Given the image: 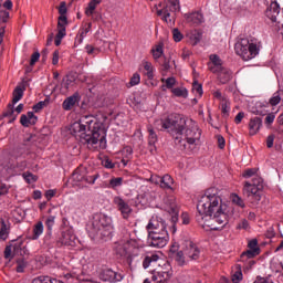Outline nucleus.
<instances>
[{
  "label": "nucleus",
  "mask_w": 283,
  "mask_h": 283,
  "mask_svg": "<svg viewBox=\"0 0 283 283\" xmlns=\"http://www.w3.org/2000/svg\"><path fill=\"white\" fill-rule=\"evenodd\" d=\"M229 207L222 202L220 190L209 188L199 199L196 220L202 227H210L213 231L222 229L229 222Z\"/></svg>",
  "instance_id": "f257e3e1"
},
{
  "label": "nucleus",
  "mask_w": 283,
  "mask_h": 283,
  "mask_svg": "<svg viewBox=\"0 0 283 283\" xmlns=\"http://www.w3.org/2000/svg\"><path fill=\"white\" fill-rule=\"evenodd\" d=\"M187 36L192 45H198L202 40V33L198 30L190 31Z\"/></svg>",
  "instance_id": "cd10ccee"
},
{
  "label": "nucleus",
  "mask_w": 283,
  "mask_h": 283,
  "mask_svg": "<svg viewBox=\"0 0 283 283\" xmlns=\"http://www.w3.org/2000/svg\"><path fill=\"white\" fill-rule=\"evenodd\" d=\"M163 177L158 175H151L150 178L148 179V182H151L153 185H159L161 182Z\"/></svg>",
  "instance_id": "bf43d9fd"
},
{
  "label": "nucleus",
  "mask_w": 283,
  "mask_h": 283,
  "mask_svg": "<svg viewBox=\"0 0 283 283\" xmlns=\"http://www.w3.org/2000/svg\"><path fill=\"white\" fill-rule=\"evenodd\" d=\"M12 258H14V254H12V245H7L4 249V259L12 260Z\"/></svg>",
  "instance_id": "5fc2aeb1"
},
{
  "label": "nucleus",
  "mask_w": 283,
  "mask_h": 283,
  "mask_svg": "<svg viewBox=\"0 0 283 283\" xmlns=\"http://www.w3.org/2000/svg\"><path fill=\"white\" fill-rule=\"evenodd\" d=\"M72 179L74 182H84L85 181V175L80 174L78 171L73 172Z\"/></svg>",
  "instance_id": "3c124183"
},
{
  "label": "nucleus",
  "mask_w": 283,
  "mask_h": 283,
  "mask_svg": "<svg viewBox=\"0 0 283 283\" xmlns=\"http://www.w3.org/2000/svg\"><path fill=\"white\" fill-rule=\"evenodd\" d=\"M184 253L187 260H198L200 258V248L193 241H187Z\"/></svg>",
  "instance_id": "ddd939ff"
},
{
  "label": "nucleus",
  "mask_w": 283,
  "mask_h": 283,
  "mask_svg": "<svg viewBox=\"0 0 283 283\" xmlns=\"http://www.w3.org/2000/svg\"><path fill=\"white\" fill-rule=\"evenodd\" d=\"M98 3H101L99 0H92L88 3V7L85 10L86 17H92V14H94V10H96V6H98Z\"/></svg>",
  "instance_id": "58836bf2"
},
{
  "label": "nucleus",
  "mask_w": 283,
  "mask_h": 283,
  "mask_svg": "<svg viewBox=\"0 0 283 283\" xmlns=\"http://www.w3.org/2000/svg\"><path fill=\"white\" fill-rule=\"evenodd\" d=\"M192 92L195 94H197L198 96H202L203 92H202V84L198 83V82H193L192 84Z\"/></svg>",
  "instance_id": "a18cd8bd"
},
{
  "label": "nucleus",
  "mask_w": 283,
  "mask_h": 283,
  "mask_svg": "<svg viewBox=\"0 0 283 283\" xmlns=\"http://www.w3.org/2000/svg\"><path fill=\"white\" fill-rule=\"evenodd\" d=\"M70 133L80 143L87 145L88 149H107V129L94 115L83 116L78 122L73 123Z\"/></svg>",
  "instance_id": "7ed1b4c3"
},
{
  "label": "nucleus",
  "mask_w": 283,
  "mask_h": 283,
  "mask_svg": "<svg viewBox=\"0 0 283 283\" xmlns=\"http://www.w3.org/2000/svg\"><path fill=\"white\" fill-rule=\"evenodd\" d=\"M91 31H92V23H88L82 27L78 30V33L75 38V45H81V43H83V41L85 40V36H87V34H90Z\"/></svg>",
  "instance_id": "4be33fe9"
},
{
  "label": "nucleus",
  "mask_w": 283,
  "mask_h": 283,
  "mask_svg": "<svg viewBox=\"0 0 283 283\" xmlns=\"http://www.w3.org/2000/svg\"><path fill=\"white\" fill-rule=\"evenodd\" d=\"M185 19L187 23H191L192 25H200L201 23H205V15H202L200 11L186 13Z\"/></svg>",
  "instance_id": "f3484780"
},
{
  "label": "nucleus",
  "mask_w": 283,
  "mask_h": 283,
  "mask_svg": "<svg viewBox=\"0 0 283 283\" xmlns=\"http://www.w3.org/2000/svg\"><path fill=\"white\" fill-rule=\"evenodd\" d=\"M275 114H277V112L276 113H270V114L266 115L265 125H273V123L275 122Z\"/></svg>",
  "instance_id": "052dcab7"
},
{
  "label": "nucleus",
  "mask_w": 283,
  "mask_h": 283,
  "mask_svg": "<svg viewBox=\"0 0 283 283\" xmlns=\"http://www.w3.org/2000/svg\"><path fill=\"white\" fill-rule=\"evenodd\" d=\"M230 107L229 104H227V99L221 104V112H222V116L224 118H227V116H229V112H230Z\"/></svg>",
  "instance_id": "864d4df0"
},
{
  "label": "nucleus",
  "mask_w": 283,
  "mask_h": 283,
  "mask_svg": "<svg viewBox=\"0 0 283 283\" xmlns=\"http://www.w3.org/2000/svg\"><path fill=\"white\" fill-rule=\"evenodd\" d=\"M39 118L34 115V112H28L27 114L21 115L20 124L22 127H30V125H36Z\"/></svg>",
  "instance_id": "aec40b11"
},
{
  "label": "nucleus",
  "mask_w": 283,
  "mask_h": 283,
  "mask_svg": "<svg viewBox=\"0 0 283 283\" xmlns=\"http://www.w3.org/2000/svg\"><path fill=\"white\" fill-rule=\"evenodd\" d=\"M114 226L112 219L107 214L96 213L93 216L91 227H88V235L92 240H112Z\"/></svg>",
  "instance_id": "20e7f679"
},
{
  "label": "nucleus",
  "mask_w": 283,
  "mask_h": 283,
  "mask_svg": "<svg viewBox=\"0 0 283 283\" xmlns=\"http://www.w3.org/2000/svg\"><path fill=\"white\" fill-rule=\"evenodd\" d=\"M9 18H10V12H8L3 8H0V23H6V21H8Z\"/></svg>",
  "instance_id": "8fccbe9b"
},
{
  "label": "nucleus",
  "mask_w": 283,
  "mask_h": 283,
  "mask_svg": "<svg viewBox=\"0 0 283 283\" xmlns=\"http://www.w3.org/2000/svg\"><path fill=\"white\" fill-rule=\"evenodd\" d=\"M163 48H164L163 43H159L151 49L153 57L155 59V61H157V59H160V56H163L164 54Z\"/></svg>",
  "instance_id": "4c0bfd02"
},
{
  "label": "nucleus",
  "mask_w": 283,
  "mask_h": 283,
  "mask_svg": "<svg viewBox=\"0 0 283 283\" xmlns=\"http://www.w3.org/2000/svg\"><path fill=\"white\" fill-rule=\"evenodd\" d=\"M209 59L210 62H208V69L212 72V74H218V72L224 67L222 66V59H220V55L218 54H211Z\"/></svg>",
  "instance_id": "2eb2a0df"
},
{
  "label": "nucleus",
  "mask_w": 283,
  "mask_h": 283,
  "mask_svg": "<svg viewBox=\"0 0 283 283\" xmlns=\"http://www.w3.org/2000/svg\"><path fill=\"white\" fill-rule=\"evenodd\" d=\"M160 260V256L158 254L147 255L143 261L144 269H156L158 266V262Z\"/></svg>",
  "instance_id": "b1692460"
},
{
  "label": "nucleus",
  "mask_w": 283,
  "mask_h": 283,
  "mask_svg": "<svg viewBox=\"0 0 283 283\" xmlns=\"http://www.w3.org/2000/svg\"><path fill=\"white\" fill-rule=\"evenodd\" d=\"M248 127L249 135L255 136L262 129V117H251Z\"/></svg>",
  "instance_id": "dca6fc26"
},
{
  "label": "nucleus",
  "mask_w": 283,
  "mask_h": 283,
  "mask_svg": "<svg viewBox=\"0 0 283 283\" xmlns=\"http://www.w3.org/2000/svg\"><path fill=\"white\" fill-rule=\"evenodd\" d=\"M175 262H177L179 266H185V264H187V256L185 255V252L178 251L175 254Z\"/></svg>",
  "instance_id": "c9c22d12"
},
{
  "label": "nucleus",
  "mask_w": 283,
  "mask_h": 283,
  "mask_svg": "<svg viewBox=\"0 0 283 283\" xmlns=\"http://www.w3.org/2000/svg\"><path fill=\"white\" fill-rule=\"evenodd\" d=\"M164 209L171 216V233H176V222H178V203H176L175 197H166L164 199Z\"/></svg>",
  "instance_id": "6e6552de"
},
{
  "label": "nucleus",
  "mask_w": 283,
  "mask_h": 283,
  "mask_svg": "<svg viewBox=\"0 0 283 283\" xmlns=\"http://www.w3.org/2000/svg\"><path fill=\"white\" fill-rule=\"evenodd\" d=\"M153 271H159L160 273H167L168 275H174V270L171 269V264L169 262L158 263L157 268L153 269Z\"/></svg>",
  "instance_id": "c85d7f7f"
},
{
  "label": "nucleus",
  "mask_w": 283,
  "mask_h": 283,
  "mask_svg": "<svg viewBox=\"0 0 283 283\" xmlns=\"http://www.w3.org/2000/svg\"><path fill=\"white\" fill-rule=\"evenodd\" d=\"M44 227L43 222L39 221L34 227H33V234L31 237V240H39L41 235H43Z\"/></svg>",
  "instance_id": "7c9ffc66"
},
{
  "label": "nucleus",
  "mask_w": 283,
  "mask_h": 283,
  "mask_svg": "<svg viewBox=\"0 0 283 283\" xmlns=\"http://www.w3.org/2000/svg\"><path fill=\"white\" fill-rule=\"evenodd\" d=\"M237 229H244L247 231V229H249V221L247 219H242L238 223Z\"/></svg>",
  "instance_id": "0e129e2a"
},
{
  "label": "nucleus",
  "mask_w": 283,
  "mask_h": 283,
  "mask_svg": "<svg viewBox=\"0 0 283 283\" xmlns=\"http://www.w3.org/2000/svg\"><path fill=\"white\" fill-rule=\"evenodd\" d=\"M76 101H78L77 94L69 96L62 104L63 109H65V112H70V109L76 105Z\"/></svg>",
  "instance_id": "bb28decb"
},
{
  "label": "nucleus",
  "mask_w": 283,
  "mask_h": 283,
  "mask_svg": "<svg viewBox=\"0 0 283 283\" xmlns=\"http://www.w3.org/2000/svg\"><path fill=\"white\" fill-rule=\"evenodd\" d=\"M212 94L214 98H217V101H222V103L227 101V97L222 95V92H220V90L214 91Z\"/></svg>",
  "instance_id": "e2e57ef3"
},
{
  "label": "nucleus",
  "mask_w": 283,
  "mask_h": 283,
  "mask_svg": "<svg viewBox=\"0 0 283 283\" xmlns=\"http://www.w3.org/2000/svg\"><path fill=\"white\" fill-rule=\"evenodd\" d=\"M22 98H23V90L21 88V86H17L13 91L12 104L17 105V103H19V101H21Z\"/></svg>",
  "instance_id": "f704fd0d"
},
{
  "label": "nucleus",
  "mask_w": 283,
  "mask_h": 283,
  "mask_svg": "<svg viewBox=\"0 0 283 283\" xmlns=\"http://www.w3.org/2000/svg\"><path fill=\"white\" fill-rule=\"evenodd\" d=\"M282 98H283V90H277L270 97L269 105H271V107H277V105L282 103Z\"/></svg>",
  "instance_id": "393cba45"
},
{
  "label": "nucleus",
  "mask_w": 283,
  "mask_h": 283,
  "mask_svg": "<svg viewBox=\"0 0 283 283\" xmlns=\"http://www.w3.org/2000/svg\"><path fill=\"white\" fill-rule=\"evenodd\" d=\"M155 127L167 129L180 149H187V145H197L202 136L196 120L185 119L178 114H170L165 119L155 120Z\"/></svg>",
  "instance_id": "f03ea898"
},
{
  "label": "nucleus",
  "mask_w": 283,
  "mask_h": 283,
  "mask_svg": "<svg viewBox=\"0 0 283 283\" xmlns=\"http://www.w3.org/2000/svg\"><path fill=\"white\" fill-rule=\"evenodd\" d=\"M67 27V17L66 15H60L57 21V28H65Z\"/></svg>",
  "instance_id": "6e6d98bb"
},
{
  "label": "nucleus",
  "mask_w": 283,
  "mask_h": 283,
  "mask_svg": "<svg viewBox=\"0 0 283 283\" xmlns=\"http://www.w3.org/2000/svg\"><path fill=\"white\" fill-rule=\"evenodd\" d=\"M262 42L255 38L240 39L234 44V51L243 61H251L260 54Z\"/></svg>",
  "instance_id": "39448f33"
},
{
  "label": "nucleus",
  "mask_w": 283,
  "mask_h": 283,
  "mask_svg": "<svg viewBox=\"0 0 283 283\" xmlns=\"http://www.w3.org/2000/svg\"><path fill=\"white\" fill-rule=\"evenodd\" d=\"M262 189H264L262 178L255 176L251 181L244 182L243 196L251 202H260L262 200Z\"/></svg>",
  "instance_id": "0eeeda50"
},
{
  "label": "nucleus",
  "mask_w": 283,
  "mask_h": 283,
  "mask_svg": "<svg viewBox=\"0 0 283 283\" xmlns=\"http://www.w3.org/2000/svg\"><path fill=\"white\" fill-rule=\"evenodd\" d=\"M265 17L271 23H277V17H280V3L272 1L270 7L265 11Z\"/></svg>",
  "instance_id": "4468645a"
},
{
  "label": "nucleus",
  "mask_w": 283,
  "mask_h": 283,
  "mask_svg": "<svg viewBox=\"0 0 283 283\" xmlns=\"http://www.w3.org/2000/svg\"><path fill=\"white\" fill-rule=\"evenodd\" d=\"M271 279L269 277H262V276H256L255 281L253 283H271Z\"/></svg>",
  "instance_id": "774afa93"
},
{
  "label": "nucleus",
  "mask_w": 283,
  "mask_h": 283,
  "mask_svg": "<svg viewBox=\"0 0 283 283\" xmlns=\"http://www.w3.org/2000/svg\"><path fill=\"white\" fill-rule=\"evenodd\" d=\"M256 255H260V252H258V250L248 249L247 251L242 252L241 260H253V258H255Z\"/></svg>",
  "instance_id": "72a5a7b5"
},
{
  "label": "nucleus",
  "mask_w": 283,
  "mask_h": 283,
  "mask_svg": "<svg viewBox=\"0 0 283 283\" xmlns=\"http://www.w3.org/2000/svg\"><path fill=\"white\" fill-rule=\"evenodd\" d=\"M242 282V272H235L232 275V283H240Z\"/></svg>",
  "instance_id": "69168bd1"
},
{
  "label": "nucleus",
  "mask_w": 283,
  "mask_h": 283,
  "mask_svg": "<svg viewBox=\"0 0 283 283\" xmlns=\"http://www.w3.org/2000/svg\"><path fill=\"white\" fill-rule=\"evenodd\" d=\"M125 276L118 272H114V270H104L101 274H99V279L103 282H123V279Z\"/></svg>",
  "instance_id": "f8f14e48"
},
{
  "label": "nucleus",
  "mask_w": 283,
  "mask_h": 283,
  "mask_svg": "<svg viewBox=\"0 0 283 283\" xmlns=\"http://www.w3.org/2000/svg\"><path fill=\"white\" fill-rule=\"evenodd\" d=\"M139 84H140V74L134 73L130 78L129 85L130 87H135V85H139Z\"/></svg>",
  "instance_id": "de8ad7c7"
},
{
  "label": "nucleus",
  "mask_w": 283,
  "mask_h": 283,
  "mask_svg": "<svg viewBox=\"0 0 283 283\" xmlns=\"http://www.w3.org/2000/svg\"><path fill=\"white\" fill-rule=\"evenodd\" d=\"M3 116L12 118L9 120V123H14L17 120V115H14V104H8L7 111L3 113Z\"/></svg>",
  "instance_id": "e433bc0d"
},
{
  "label": "nucleus",
  "mask_w": 283,
  "mask_h": 283,
  "mask_svg": "<svg viewBox=\"0 0 283 283\" xmlns=\"http://www.w3.org/2000/svg\"><path fill=\"white\" fill-rule=\"evenodd\" d=\"M113 205H115L116 209L119 210L120 214L125 220H127V218L132 216V206H129V202H127V200H125L123 197H114Z\"/></svg>",
  "instance_id": "9b49d317"
},
{
  "label": "nucleus",
  "mask_w": 283,
  "mask_h": 283,
  "mask_svg": "<svg viewBox=\"0 0 283 283\" xmlns=\"http://www.w3.org/2000/svg\"><path fill=\"white\" fill-rule=\"evenodd\" d=\"M174 96H177L178 98H187L189 96V91L185 87H176L171 90Z\"/></svg>",
  "instance_id": "473e14b6"
},
{
  "label": "nucleus",
  "mask_w": 283,
  "mask_h": 283,
  "mask_svg": "<svg viewBox=\"0 0 283 283\" xmlns=\"http://www.w3.org/2000/svg\"><path fill=\"white\" fill-rule=\"evenodd\" d=\"M169 242V232L167 230H161L159 232H153L148 234V247H154L155 249H164Z\"/></svg>",
  "instance_id": "1a4fd4ad"
},
{
  "label": "nucleus",
  "mask_w": 283,
  "mask_h": 283,
  "mask_svg": "<svg viewBox=\"0 0 283 283\" xmlns=\"http://www.w3.org/2000/svg\"><path fill=\"white\" fill-rule=\"evenodd\" d=\"M59 13H60V17H65V14H67V4L65 3V1H62L60 3Z\"/></svg>",
  "instance_id": "13d9d810"
},
{
  "label": "nucleus",
  "mask_w": 283,
  "mask_h": 283,
  "mask_svg": "<svg viewBox=\"0 0 283 283\" xmlns=\"http://www.w3.org/2000/svg\"><path fill=\"white\" fill-rule=\"evenodd\" d=\"M147 129H148V145L150 146V147H153L151 149H150V151H154V149H156V143H158V135L156 134V132L154 130V127H151V126H148L147 127Z\"/></svg>",
  "instance_id": "a878e982"
},
{
  "label": "nucleus",
  "mask_w": 283,
  "mask_h": 283,
  "mask_svg": "<svg viewBox=\"0 0 283 283\" xmlns=\"http://www.w3.org/2000/svg\"><path fill=\"white\" fill-rule=\"evenodd\" d=\"M39 59H41V53H39V51L34 52L32 55H31V60H30V65H35L36 62L39 61Z\"/></svg>",
  "instance_id": "680f3d73"
},
{
  "label": "nucleus",
  "mask_w": 283,
  "mask_h": 283,
  "mask_svg": "<svg viewBox=\"0 0 283 283\" xmlns=\"http://www.w3.org/2000/svg\"><path fill=\"white\" fill-rule=\"evenodd\" d=\"M248 249L260 253V247H258V239H252L251 241H249Z\"/></svg>",
  "instance_id": "09e8293b"
},
{
  "label": "nucleus",
  "mask_w": 283,
  "mask_h": 283,
  "mask_svg": "<svg viewBox=\"0 0 283 283\" xmlns=\"http://www.w3.org/2000/svg\"><path fill=\"white\" fill-rule=\"evenodd\" d=\"M167 230V223L163 220V218L158 217V216H153L147 226H146V231L149 234L153 233H158L160 231H165Z\"/></svg>",
  "instance_id": "9d476101"
},
{
  "label": "nucleus",
  "mask_w": 283,
  "mask_h": 283,
  "mask_svg": "<svg viewBox=\"0 0 283 283\" xmlns=\"http://www.w3.org/2000/svg\"><path fill=\"white\" fill-rule=\"evenodd\" d=\"M54 220H56V217L54 216L48 217L45 221V226H46V229H49V231H52V228L54 227Z\"/></svg>",
  "instance_id": "4d7b16f0"
},
{
  "label": "nucleus",
  "mask_w": 283,
  "mask_h": 283,
  "mask_svg": "<svg viewBox=\"0 0 283 283\" xmlns=\"http://www.w3.org/2000/svg\"><path fill=\"white\" fill-rule=\"evenodd\" d=\"M101 176L98 174H95L93 176H85L84 175V182L86 185H94V182H96V180H98Z\"/></svg>",
  "instance_id": "79ce46f5"
},
{
  "label": "nucleus",
  "mask_w": 283,
  "mask_h": 283,
  "mask_svg": "<svg viewBox=\"0 0 283 283\" xmlns=\"http://www.w3.org/2000/svg\"><path fill=\"white\" fill-rule=\"evenodd\" d=\"M163 82L166 83L167 90H174V85H176V77H168L163 80Z\"/></svg>",
  "instance_id": "603ef678"
},
{
  "label": "nucleus",
  "mask_w": 283,
  "mask_h": 283,
  "mask_svg": "<svg viewBox=\"0 0 283 283\" xmlns=\"http://www.w3.org/2000/svg\"><path fill=\"white\" fill-rule=\"evenodd\" d=\"M174 185V178H171L169 175H164L161 177V181L159 184V187L161 189H171Z\"/></svg>",
  "instance_id": "2f4dec72"
},
{
  "label": "nucleus",
  "mask_w": 283,
  "mask_h": 283,
  "mask_svg": "<svg viewBox=\"0 0 283 283\" xmlns=\"http://www.w3.org/2000/svg\"><path fill=\"white\" fill-rule=\"evenodd\" d=\"M144 65V70H146V76H148V78H154V65H151L150 62L148 61H144L143 62Z\"/></svg>",
  "instance_id": "ea45409f"
},
{
  "label": "nucleus",
  "mask_w": 283,
  "mask_h": 283,
  "mask_svg": "<svg viewBox=\"0 0 283 283\" xmlns=\"http://www.w3.org/2000/svg\"><path fill=\"white\" fill-rule=\"evenodd\" d=\"M123 177H112L106 187L107 189H113V191H116V189H119V187L123 185Z\"/></svg>",
  "instance_id": "c756f323"
},
{
  "label": "nucleus",
  "mask_w": 283,
  "mask_h": 283,
  "mask_svg": "<svg viewBox=\"0 0 283 283\" xmlns=\"http://www.w3.org/2000/svg\"><path fill=\"white\" fill-rule=\"evenodd\" d=\"M85 51H86V54H88L90 56H96V54L101 52L98 48H94L92 44H86Z\"/></svg>",
  "instance_id": "a19ab883"
},
{
  "label": "nucleus",
  "mask_w": 283,
  "mask_h": 283,
  "mask_svg": "<svg viewBox=\"0 0 283 283\" xmlns=\"http://www.w3.org/2000/svg\"><path fill=\"white\" fill-rule=\"evenodd\" d=\"M116 251L119 255H127V247H123V244H118Z\"/></svg>",
  "instance_id": "338daca9"
},
{
  "label": "nucleus",
  "mask_w": 283,
  "mask_h": 283,
  "mask_svg": "<svg viewBox=\"0 0 283 283\" xmlns=\"http://www.w3.org/2000/svg\"><path fill=\"white\" fill-rule=\"evenodd\" d=\"M216 74H218V81L221 83V85H227V83L231 81V76L233 75L231 70L227 67L219 70Z\"/></svg>",
  "instance_id": "5701e85b"
},
{
  "label": "nucleus",
  "mask_w": 283,
  "mask_h": 283,
  "mask_svg": "<svg viewBox=\"0 0 283 283\" xmlns=\"http://www.w3.org/2000/svg\"><path fill=\"white\" fill-rule=\"evenodd\" d=\"M23 178L29 185L32 182H36V180H39V178L35 175H32V172H24Z\"/></svg>",
  "instance_id": "37998d69"
},
{
  "label": "nucleus",
  "mask_w": 283,
  "mask_h": 283,
  "mask_svg": "<svg viewBox=\"0 0 283 283\" xmlns=\"http://www.w3.org/2000/svg\"><path fill=\"white\" fill-rule=\"evenodd\" d=\"M154 10L167 25H175L176 12H180V2L178 0L168 1L166 4L158 2L154 4Z\"/></svg>",
  "instance_id": "423d86ee"
},
{
  "label": "nucleus",
  "mask_w": 283,
  "mask_h": 283,
  "mask_svg": "<svg viewBox=\"0 0 283 283\" xmlns=\"http://www.w3.org/2000/svg\"><path fill=\"white\" fill-rule=\"evenodd\" d=\"M60 242L64 247H76V235L71 231H65L62 233Z\"/></svg>",
  "instance_id": "6ab92c4d"
},
{
  "label": "nucleus",
  "mask_w": 283,
  "mask_h": 283,
  "mask_svg": "<svg viewBox=\"0 0 283 283\" xmlns=\"http://www.w3.org/2000/svg\"><path fill=\"white\" fill-rule=\"evenodd\" d=\"M11 227L6 219L0 218V242H6L10 238Z\"/></svg>",
  "instance_id": "412c9836"
},
{
  "label": "nucleus",
  "mask_w": 283,
  "mask_h": 283,
  "mask_svg": "<svg viewBox=\"0 0 283 283\" xmlns=\"http://www.w3.org/2000/svg\"><path fill=\"white\" fill-rule=\"evenodd\" d=\"M153 273L151 282L154 283H169V280H171V274H168L167 272H159L156 270H150Z\"/></svg>",
  "instance_id": "a211bd4d"
},
{
  "label": "nucleus",
  "mask_w": 283,
  "mask_h": 283,
  "mask_svg": "<svg viewBox=\"0 0 283 283\" xmlns=\"http://www.w3.org/2000/svg\"><path fill=\"white\" fill-rule=\"evenodd\" d=\"M232 202L238 207H241V209H244V207H247V205L244 203V200H242L238 195L232 196Z\"/></svg>",
  "instance_id": "c03bdc74"
},
{
  "label": "nucleus",
  "mask_w": 283,
  "mask_h": 283,
  "mask_svg": "<svg viewBox=\"0 0 283 283\" xmlns=\"http://www.w3.org/2000/svg\"><path fill=\"white\" fill-rule=\"evenodd\" d=\"M172 39L176 43H180V41H182L184 39V35L182 33L180 32V30L178 29H174L172 30Z\"/></svg>",
  "instance_id": "49530a36"
}]
</instances>
